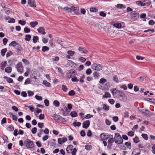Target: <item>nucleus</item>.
<instances>
[{
    "instance_id": "obj_42",
    "label": "nucleus",
    "mask_w": 155,
    "mask_h": 155,
    "mask_svg": "<svg viewBox=\"0 0 155 155\" xmlns=\"http://www.w3.org/2000/svg\"><path fill=\"white\" fill-rule=\"evenodd\" d=\"M53 104L55 105L56 107H58L60 104L59 102L57 100H55L53 102Z\"/></svg>"
},
{
    "instance_id": "obj_62",
    "label": "nucleus",
    "mask_w": 155,
    "mask_h": 155,
    "mask_svg": "<svg viewBox=\"0 0 155 155\" xmlns=\"http://www.w3.org/2000/svg\"><path fill=\"white\" fill-rule=\"evenodd\" d=\"M28 96L29 97H30V96H32L34 94V92H33L31 91H28Z\"/></svg>"
},
{
    "instance_id": "obj_63",
    "label": "nucleus",
    "mask_w": 155,
    "mask_h": 155,
    "mask_svg": "<svg viewBox=\"0 0 155 155\" xmlns=\"http://www.w3.org/2000/svg\"><path fill=\"white\" fill-rule=\"evenodd\" d=\"M53 61H58L59 60V58L58 56H56L54 58L52 59Z\"/></svg>"
},
{
    "instance_id": "obj_52",
    "label": "nucleus",
    "mask_w": 155,
    "mask_h": 155,
    "mask_svg": "<svg viewBox=\"0 0 155 155\" xmlns=\"http://www.w3.org/2000/svg\"><path fill=\"white\" fill-rule=\"evenodd\" d=\"M75 93L74 91L72 90L69 92L68 94L70 96H72L75 94Z\"/></svg>"
},
{
    "instance_id": "obj_55",
    "label": "nucleus",
    "mask_w": 155,
    "mask_h": 155,
    "mask_svg": "<svg viewBox=\"0 0 155 155\" xmlns=\"http://www.w3.org/2000/svg\"><path fill=\"white\" fill-rule=\"evenodd\" d=\"M114 141V139L113 138H111L109 139L108 140V143H112Z\"/></svg>"
},
{
    "instance_id": "obj_60",
    "label": "nucleus",
    "mask_w": 155,
    "mask_h": 155,
    "mask_svg": "<svg viewBox=\"0 0 155 155\" xmlns=\"http://www.w3.org/2000/svg\"><path fill=\"white\" fill-rule=\"evenodd\" d=\"M22 61L26 65H28L29 64V62L28 60L25 59H23Z\"/></svg>"
},
{
    "instance_id": "obj_64",
    "label": "nucleus",
    "mask_w": 155,
    "mask_h": 155,
    "mask_svg": "<svg viewBox=\"0 0 155 155\" xmlns=\"http://www.w3.org/2000/svg\"><path fill=\"white\" fill-rule=\"evenodd\" d=\"M151 151L153 154H155V144L152 147Z\"/></svg>"
},
{
    "instance_id": "obj_18",
    "label": "nucleus",
    "mask_w": 155,
    "mask_h": 155,
    "mask_svg": "<svg viewBox=\"0 0 155 155\" xmlns=\"http://www.w3.org/2000/svg\"><path fill=\"white\" fill-rule=\"evenodd\" d=\"M68 73L70 75H71V77L72 76H74L76 75V72L74 70H71L68 71Z\"/></svg>"
},
{
    "instance_id": "obj_36",
    "label": "nucleus",
    "mask_w": 155,
    "mask_h": 155,
    "mask_svg": "<svg viewBox=\"0 0 155 155\" xmlns=\"http://www.w3.org/2000/svg\"><path fill=\"white\" fill-rule=\"evenodd\" d=\"M17 43H17L15 41H12L9 44V46L15 47V45H16Z\"/></svg>"
},
{
    "instance_id": "obj_35",
    "label": "nucleus",
    "mask_w": 155,
    "mask_h": 155,
    "mask_svg": "<svg viewBox=\"0 0 155 155\" xmlns=\"http://www.w3.org/2000/svg\"><path fill=\"white\" fill-rule=\"evenodd\" d=\"M68 89V88L65 85L63 84L62 85V89L64 91L67 92Z\"/></svg>"
},
{
    "instance_id": "obj_43",
    "label": "nucleus",
    "mask_w": 155,
    "mask_h": 155,
    "mask_svg": "<svg viewBox=\"0 0 155 155\" xmlns=\"http://www.w3.org/2000/svg\"><path fill=\"white\" fill-rule=\"evenodd\" d=\"M125 145L128 148L130 149L131 147V143L129 142H126Z\"/></svg>"
},
{
    "instance_id": "obj_29",
    "label": "nucleus",
    "mask_w": 155,
    "mask_h": 155,
    "mask_svg": "<svg viewBox=\"0 0 155 155\" xmlns=\"http://www.w3.org/2000/svg\"><path fill=\"white\" fill-rule=\"evenodd\" d=\"M31 36L30 35H27L25 36V40L26 41H29L31 40Z\"/></svg>"
},
{
    "instance_id": "obj_22",
    "label": "nucleus",
    "mask_w": 155,
    "mask_h": 155,
    "mask_svg": "<svg viewBox=\"0 0 155 155\" xmlns=\"http://www.w3.org/2000/svg\"><path fill=\"white\" fill-rule=\"evenodd\" d=\"M116 7L119 9H124L125 8V7L124 5L122 4H117V5Z\"/></svg>"
},
{
    "instance_id": "obj_10",
    "label": "nucleus",
    "mask_w": 155,
    "mask_h": 155,
    "mask_svg": "<svg viewBox=\"0 0 155 155\" xmlns=\"http://www.w3.org/2000/svg\"><path fill=\"white\" fill-rule=\"evenodd\" d=\"M90 124V122L89 120L85 121L82 124L83 127L84 128L87 129L89 127Z\"/></svg>"
},
{
    "instance_id": "obj_12",
    "label": "nucleus",
    "mask_w": 155,
    "mask_h": 155,
    "mask_svg": "<svg viewBox=\"0 0 155 155\" xmlns=\"http://www.w3.org/2000/svg\"><path fill=\"white\" fill-rule=\"evenodd\" d=\"M38 31L40 33L45 35L46 34L45 29L44 27H40L37 29Z\"/></svg>"
},
{
    "instance_id": "obj_25",
    "label": "nucleus",
    "mask_w": 155,
    "mask_h": 155,
    "mask_svg": "<svg viewBox=\"0 0 155 155\" xmlns=\"http://www.w3.org/2000/svg\"><path fill=\"white\" fill-rule=\"evenodd\" d=\"M42 83L47 87H49L51 85L50 83L47 82V81L46 80L43 81Z\"/></svg>"
},
{
    "instance_id": "obj_54",
    "label": "nucleus",
    "mask_w": 155,
    "mask_h": 155,
    "mask_svg": "<svg viewBox=\"0 0 155 155\" xmlns=\"http://www.w3.org/2000/svg\"><path fill=\"white\" fill-rule=\"evenodd\" d=\"M37 129L36 127L33 128L31 130V131L32 134H35L37 131Z\"/></svg>"
},
{
    "instance_id": "obj_2",
    "label": "nucleus",
    "mask_w": 155,
    "mask_h": 155,
    "mask_svg": "<svg viewBox=\"0 0 155 155\" xmlns=\"http://www.w3.org/2000/svg\"><path fill=\"white\" fill-rule=\"evenodd\" d=\"M114 138L115 142L116 143L121 144L123 143V140L121 137L118 133H115Z\"/></svg>"
},
{
    "instance_id": "obj_9",
    "label": "nucleus",
    "mask_w": 155,
    "mask_h": 155,
    "mask_svg": "<svg viewBox=\"0 0 155 155\" xmlns=\"http://www.w3.org/2000/svg\"><path fill=\"white\" fill-rule=\"evenodd\" d=\"M28 5L31 7H35L36 5L34 0H28Z\"/></svg>"
},
{
    "instance_id": "obj_19",
    "label": "nucleus",
    "mask_w": 155,
    "mask_h": 155,
    "mask_svg": "<svg viewBox=\"0 0 155 155\" xmlns=\"http://www.w3.org/2000/svg\"><path fill=\"white\" fill-rule=\"evenodd\" d=\"M38 24V22L36 21L31 22L30 23V25L33 28H34Z\"/></svg>"
},
{
    "instance_id": "obj_23",
    "label": "nucleus",
    "mask_w": 155,
    "mask_h": 155,
    "mask_svg": "<svg viewBox=\"0 0 155 155\" xmlns=\"http://www.w3.org/2000/svg\"><path fill=\"white\" fill-rule=\"evenodd\" d=\"M103 98L110 97L111 95L108 92H106L105 95H103Z\"/></svg>"
},
{
    "instance_id": "obj_20",
    "label": "nucleus",
    "mask_w": 155,
    "mask_h": 155,
    "mask_svg": "<svg viewBox=\"0 0 155 155\" xmlns=\"http://www.w3.org/2000/svg\"><path fill=\"white\" fill-rule=\"evenodd\" d=\"M119 91V90H117L116 88H114L112 90H111V92L112 93L113 95H114L116 94L117 92L118 93Z\"/></svg>"
},
{
    "instance_id": "obj_45",
    "label": "nucleus",
    "mask_w": 155,
    "mask_h": 155,
    "mask_svg": "<svg viewBox=\"0 0 155 155\" xmlns=\"http://www.w3.org/2000/svg\"><path fill=\"white\" fill-rule=\"evenodd\" d=\"M109 107L105 104H103V108L105 110L107 111L109 110Z\"/></svg>"
},
{
    "instance_id": "obj_15",
    "label": "nucleus",
    "mask_w": 155,
    "mask_h": 155,
    "mask_svg": "<svg viewBox=\"0 0 155 155\" xmlns=\"http://www.w3.org/2000/svg\"><path fill=\"white\" fill-rule=\"evenodd\" d=\"M142 113L145 116L148 117L150 115L149 111L147 110H143Z\"/></svg>"
},
{
    "instance_id": "obj_24",
    "label": "nucleus",
    "mask_w": 155,
    "mask_h": 155,
    "mask_svg": "<svg viewBox=\"0 0 155 155\" xmlns=\"http://www.w3.org/2000/svg\"><path fill=\"white\" fill-rule=\"evenodd\" d=\"M70 115L72 117H75L77 116V114L75 111H73L71 112Z\"/></svg>"
},
{
    "instance_id": "obj_31",
    "label": "nucleus",
    "mask_w": 155,
    "mask_h": 155,
    "mask_svg": "<svg viewBox=\"0 0 155 155\" xmlns=\"http://www.w3.org/2000/svg\"><path fill=\"white\" fill-rule=\"evenodd\" d=\"M67 53L70 56H72L74 54L75 52L71 50H69L67 51Z\"/></svg>"
},
{
    "instance_id": "obj_56",
    "label": "nucleus",
    "mask_w": 155,
    "mask_h": 155,
    "mask_svg": "<svg viewBox=\"0 0 155 155\" xmlns=\"http://www.w3.org/2000/svg\"><path fill=\"white\" fill-rule=\"evenodd\" d=\"M113 80L114 81H115L116 83H118V82L117 77L116 75H115L113 76Z\"/></svg>"
},
{
    "instance_id": "obj_37",
    "label": "nucleus",
    "mask_w": 155,
    "mask_h": 155,
    "mask_svg": "<svg viewBox=\"0 0 155 155\" xmlns=\"http://www.w3.org/2000/svg\"><path fill=\"white\" fill-rule=\"evenodd\" d=\"M92 148L91 146L90 145H87L85 146V149L88 150H89Z\"/></svg>"
},
{
    "instance_id": "obj_44",
    "label": "nucleus",
    "mask_w": 155,
    "mask_h": 155,
    "mask_svg": "<svg viewBox=\"0 0 155 155\" xmlns=\"http://www.w3.org/2000/svg\"><path fill=\"white\" fill-rule=\"evenodd\" d=\"M107 81L104 78H101L99 81V83L101 84H103Z\"/></svg>"
},
{
    "instance_id": "obj_61",
    "label": "nucleus",
    "mask_w": 155,
    "mask_h": 155,
    "mask_svg": "<svg viewBox=\"0 0 155 155\" xmlns=\"http://www.w3.org/2000/svg\"><path fill=\"white\" fill-rule=\"evenodd\" d=\"M39 132L38 133V136L39 137H41V135L43 134V131L42 130L40 129L39 130Z\"/></svg>"
},
{
    "instance_id": "obj_30",
    "label": "nucleus",
    "mask_w": 155,
    "mask_h": 155,
    "mask_svg": "<svg viewBox=\"0 0 155 155\" xmlns=\"http://www.w3.org/2000/svg\"><path fill=\"white\" fill-rule=\"evenodd\" d=\"M7 51V49L6 48L3 49L1 50V54L2 56H4L5 55Z\"/></svg>"
},
{
    "instance_id": "obj_53",
    "label": "nucleus",
    "mask_w": 155,
    "mask_h": 155,
    "mask_svg": "<svg viewBox=\"0 0 155 155\" xmlns=\"http://www.w3.org/2000/svg\"><path fill=\"white\" fill-rule=\"evenodd\" d=\"M71 80L72 81L74 82H78L79 81V80L75 76H74L73 78H72Z\"/></svg>"
},
{
    "instance_id": "obj_32",
    "label": "nucleus",
    "mask_w": 155,
    "mask_h": 155,
    "mask_svg": "<svg viewBox=\"0 0 155 155\" xmlns=\"http://www.w3.org/2000/svg\"><path fill=\"white\" fill-rule=\"evenodd\" d=\"M9 114L10 115L12 116V118L13 120L16 121L17 120L18 118L17 116L15 115H13L12 113H10Z\"/></svg>"
},
{
    "instance_id": "obj_5",
    "label": "nucleus",
    "mask_w": 155,
    "mask_h": 155,
    "mask_svg": "<svg viewBox=\"0 0 155 155\" xmlns=\"http://www.w3.org/2000/svg\"><path fill=\"white\" fill-rule=\"evenodd\" d=\"M130 15L131 19L134 21L137 20L139 17L138 13L136 11L132 12L131 13Z\"/></svg>"
},
{
    "instance_id": "obj_13",
    "label": "nucleus",
    "mask_w": 155,
    "mask_h": 155,
    "mask_svg": "<svg viewBox=\"0 0 155 155\" xmlns=\"http://www.w3.org/2000/svg\"><path fill=\"white\" fill-rule=\"evenodd\" d=\"M67 138L66 137H63L62 138H59L58 140V142L60 144H62L63 143L67 141Z\"/></svg>"
},
{
    "instance_id": "obj_38",
    "label": "nucleus",
    "mask_w": 155,
    "mask_h": 155,
    "mask_svg": "<svg viewBox=\"0 0 155 155\" xmlns=\"http://www.w3.org/2000/svg\"><path fill=\"white\" fill-rule=\"evenodd\" d=\"M134 142L135 143H137L140 141V140L139 139V138L137 137H136L135 138L133 139Z\"/></svg>"
},
{
    "instance_id": "obj_57",
    "label": "nucleus",
    "mask_w": 155,
    "mask_h": 155,
    "mask_svg": "<svg viewBox=\"0 0 155 155\" xmlns=\"http://www.w3.org/2000/svg\"><path fill=\"white\" fill-rule=\"evenodd\" d=\"M25 32L26 33H29L30 32V29L27 27H25L24 29Z\"/></svg>"
},
{
    "instance_id": "obj_34",
    "label": "nucleus",
    "mask_w": 155,
    "mask_h": 155,
    "mask_svg": "<svg viewBox=\"0 0 155 155\" xmlns=\"http://www.w3.org/2000/svg\"><path fill=\"white\" fill-rule=\"evenodd\" d=\"M31 71L30 69L28 68L27 69L26 71L25 72L24 75L25 76H28Z\"/></svg>"
},
{
    "instance_id": "obj_41",
    "label": "nucleus",
    "mask_w": 155,
    "mask_h": 155,
    "mask_svg": "<svg viewBox=\"0 0 155 155\" xmlns=\"http://www.w3.org/2000/svg\"><path fill=\"white\" fill-rule=\"evenodd\" d=\"M81 123L79 122H74L73 123V124L74 127H79L81 125Z\"/></svg>"
},
{
    "instance_id": "obj_3",
    "label": "nucleus",
    "mask_w": 155,
    "mask_h": 155,
    "mask_svg": "<svg viewBox=\"0 0 155 155\" xmlns=\"http://www.w3.org/2000/svg\"><path fill=\"white\" fill-rule=\"evenodd\" d=\"M73 146L72 145H69L66 148V150L68 153H71L72 155H75L77 151L75 148L73 149Z\"/></svg>"
},
{
    "instance_id": "obj_17",
    "label": "nucleus",
    "mask_w": 155,
    "mask_h": 155,
    "mask_svg": "<svg viewBox=\"0 0 155 155\" xmlns=\"http://www.w3.org/2000/svg\"><path fill=\"white\" fill-rule=\"evenodd\" d=\"M78 50L82 53L86 54L87 52V51L85 49L81 48V47L78 48Z\"/></svg>"
},
{
    "instance_id": "obj_27",
    "label": "nucleus",
    "mask_w": 155,
    "mask_h": 155,
    "mask_svg": "<svg viewBox=\"0 0 155 155\" xmlns=\"http://www.w3.org/2000/svg\"><path fill=\"white\" fill-rule=\"evenodd\" d=\"M38 37L36 36H35L33 37V41L34 43H36L37 42V41L38 40Z\"/></svg>"
},
{
    "instance_id": "obj_26",
    "label": "nucleus",
    "mask_w": 155,
    "mask_h": 155,
    "mask_svg": "<svg viewBox=\"0 0 155 155\" xmlns=\"http://www.w3.org/2000/svg\"><path fill=\"white\" fill-rule=\"evenodd\" d=\"M5 71L7 73H10L12 71V68L10 67H7L5 68Z\"/></svg>"
},
{
    "instance_id": "obj_40",
    "label": "nucleus",
    "mask_w": 155,
    "mask_h": 155,
    "mask_svg": "<svg viewBox=\"0 0 155 155\" xmlns=\"http://www.w3.org/2000/svg\"><path fill=\"white\" fill-rule=\"evenodd\" d=\"M6 78L7 81L9 83H12L13 82V80L12 78H10L4 77V78Z\"/></svg>"
},
{
    "instance_id": "obj_8",
    "label": "nucleus",
    "mask_w": 155,
    "mask_h": 155,
    "mask_svg": "<svg viewBox=\"0 0 155 155\" xmlns=\"http://www.w3.org/2000/svg\"><path fill=\"white\" fill-rule=\"evenodd\" d=\"M16 68L18 72L21 73L23 72V67L21 63H19L17 65Z\"/></svg>"
},
{
    "instance_id": "obj_11",
    "label": "nucleus",
    "mask_w": 155,
    "mask_h": 155,
    "mask_svg": "<svg viewBox=\"0 0 155 155\" xmlns=\"http://www.w3.org/2000/svg\"><path fill=\"white\" fill-rule=\"evenodd\" d=\"M101 74L97 71L94 72L93 75L95 79H98L100 76Z\"/></svg>"
},
{
    "instance_id": "obj_48",
    "label": "nucleus",
    "mask_w": 155,
    "mask_h": 155,
    "mask_svg": "<svg viewBox=\"0 0 155 155\" xmlns=\"http://www.w3.org/2000/svg\"><path fill=\"white\" fill-rule=\"evenodd\" d=\"M30 82V79L29 78H27L26 79L24 83L25 84H29Z\"/></svg>"
},
{
    "instance_id": "obj_1",
    "label": "nucleus",
    "mask_w": 155,
    "mask_h": 155,
    "mask_svg": "<svg viewBox=\"0 0 155 155\" xmlns=\"http://www.w3.org/2000/svg\"><path fill=\"white\" fill-rule=\"evenodd\" d=\"M103 66L97 63H94L91 65V68L94 70L100 71L103 68Z\"/></svg>"
},
{
    "instance_id": "obj_21",
    "label": "nucleus",
    "mask_w": 155,
    "mask_h": 155,
    "mask_svg": "<svg viewBox=\"0 0 155 155\" xmlns=\"http://www.w3.org/2000/svg\"><path fill=\"white\" fill-rule=\"evenodd\" d=\"M113 25L114 27L118 28H120L122 26L121 24L119 23H114V24Z\"/></svg>"
},
{
    "instance_id": "obj_58",
    "label": "nucleus",
    "mask_w": 155,
    "mask_h": 155,
    "mask_svg": "<svg viewBox=\"0 0 155 155\" xmlns=\"http://www.w3.org/2000/svg\"><path fill=\"white\" fill-rule=\"evenodd\" d=\"M99 14L100 16L103 17H105L106 15V14L103 11L99 13Z\"/></svg>"
},
{
    "instance_id": "obj_7",
    "label": "nucleus",
    "mask_w": 155,
    "mask_h": 155,
    "mask_svg": "<svg viewBox=\"0 0 155 155\" xmlns=\"http://www.w3.org/2000/svg\"><path fill=\"white\" fill-rule=\"evenodd\" d=\"M109 135L105 133H103L101 134L100 137L101 140L102 141L103 140H106L109 138Z\"/></svg>"
},
{
    "instance_id": "obj_59",
    "label": "nucleus",
    "mask_w": 155,
    "mask_h": 155,
    "mask_svg": "<svg viewBox=\"0 0 155 155\" xmlns=\"http://www.w3.org/2000/svg\"><path fill=\"white\" fill-rule=\"evenodd\" d=\"M44 103L46 106H48L49 105V101L48 100L45 99L44 100Z\"/></svg>"
},
{
    "instance_id": "obj_50",
    "label": "nucleus",
    "mask_w": 155,
    "mask_h": 155,
    "mask_svg": "<svg viewBox=\"0 0 155 155\" xmlns=\"http://www.w3.org/2000/svg\"><path fill=\"white\" fill-rule=\"evenodd\" d=\"M92 73V71L90 68H88L86 71V73L87 75H89Z\"/></svg>"
},
{
    "instance_id": "obj_49",
    "label": "nucleus",
    "mask_w": 155,
    "mask_h": 155,
    "mask_svg": "<svg viewBox=\"0 0 155 155\" xmlns=\"http://www.w3.org/2000/svg\"><path fill=\"white\" fill-rule=\"evenodd\" d=\"M142 137L145 140H148V137L147 134H142Z\"/></svg>"
},
{
    "instance_id": "obj_51",
    "label": "nucleus",
    "mask_w": 155,
    "mask_h": 155,
    "mask_svg": "<svg viewBox=\"0 0 155 155\" xmlns=\"http://www.w3.org/2000/svg\"><path fill=\"white\" fill-rule=\"evenodd\" d=\"M15 22V20L13 18H10L9 20L8 21V22L10 23H14Z\"/></svg>"
},
{
    "instance_id": "obj_33",
    "label": "nucleus",
    "mask_w": 155,
    "mask_h": 155,
    "mask_svg": "<svg viewBox=\"0 0 155 155\" xmlns=\"http://www.w3.org/2000/svg\"><path fill=\"white\" fill-rule=\"evenodd\" d=\"M49 48L47 46H44L42 48V51L43 52H45V51L49 50Z\"/></svg>"
},
{
    "instance_id": "obj_16",
    "label": "nucleus",
    "mask_w": 155,
    "mask_h": 155,
    "mask_svg": "<svg viewBox=\"0 0 155 155\" xmlns=\"http://www.w3.org/2000/svg\"><path fill=\"white\" fill-rule=\"evenodd\" d=\"M57 122H59V120L62 121V122H65V119L62 117L61 116L58 115L57 116Z\"/></svg>"
},
{
    "instance_id": "obj_39",
    "label": "nucleus",
    "mask_w": 155,
    "mask_h": 155,
    "mask_svg": "<svg viewBox=\"0 0 155 155\" xmlns=\"http://www.w3.org/2000/svg\"><path fill=\"white\" fill-rule=\"evenodd\" d=\"M14 130V127L12 125H10L8 128L7 130L10 131H12Z\"/></svg>"
},
{
    "instance_id": "obj_6",
    "label": "nucleus",
    "mask_w": 155,
    "mask_h": 155,
    "mask_svg": "<svg viewBox=\"0 0 155 155\" xmlns=\"http://www.w3.org/2000/svg\"><path fill=\"white\" fill-rule=\"evenodd\" d=\"M25 144L27 148H32L34 147V144L32 141L28 140L25 142Z\"/></svg>"
},
{
    "instance_id": "obj_4",
    "label": "nucleus",
    "mask_w": 155,
    "mask_h": 155,
    "mask_svg": "<svg viewBox=\"0 0 155 155\" xmlns=\"http://www.w3.org/2000/svg\"><path fill=\"white\" fill-rule=\"evenodd\" d=\"M118 93L119 95L120 100L124 102L126 101L127 98L124 93L122 91H119Z\"/></svg>"
},
{
    "instance_id": "obj_47",
    "label": "nucleus",
    "mask_w": 155,
    "mask_h": 155,
    "mask_svg": "<svg viewBox=\"0 0 155 155\" xmlns=\"http://www.w3.org/2000/svg\"><path fill=\"white\" fill-rule=\"evenodd\" d=\"M79 60L81 62H84L86 61V59L83 57H80L79 58Z\"/></svg>"
},
{
    "instance_id": "obj_14",
    "label": "nucleus",
    "mask_w": 155,
    "mask_h": 155,
    "mask_svg": "<svg viewBox=\"0 0 155 155\" xmlns=\"http://www.w3.org/2000/svg\"><path fill=\"white\" fill-rule=\"evenodd\" d=\"M15 48L17 50V52L18 53H20L22 50V48L21 45L18 43H17L16 45H15Z\"/></svg>"
},
{
    "instance_id": "obj_28",
    "label": "nucleus",
    "mask_w": 155,
    "mask_h": 155,
    "mask_svg": "<svg viewBox=\"0 0 155 155\" xmlns=\"http://www.w3.org/2000/svg\"><path fill=\"white\" fill-rule=\"evenodd\" d=\"M98 11L97 8L96 7H91L90 8V11L91 12H97Z\"/></svg>"
},
{
    "instance_id": "obj_46",
    "label": "nucleus",
    "mask_w": 155,
    "mask_h": 155,
    "mask_svg": "<svg viewBox=\"0 0 155 155\" xmlns=\"http://www.w3.org/2000/svg\"><path fill=\"white\" fill-rule=\"evenodd\" d=\"M25 106L28 107L29 109L30 110L31 112H33L35 110V108L31 106Z\"/></svg>"
}]
</instances>
